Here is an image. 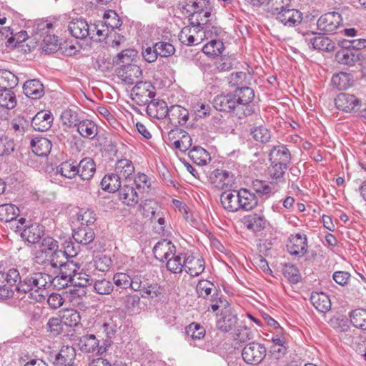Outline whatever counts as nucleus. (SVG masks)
<instances>
[{"label": "nucleus", "instance_id": "1", "mask_svg": "<svg viewBox=\"0 0 366 366\" xmlns=\"http://www.w3.org/2000/svg\"><path fill=\"white\" fill-rule=\"evenodd\" d=\"M254 92L252 88L235 89L233 92L216 96L213 107L216 110L223 112H233L239 119L253 113L249 104L254 99Z\"/></svg>", "mask_w": 366, "mask_h": 366}, {"label": "nucleus", "instance_id": "2", "mask_svg": "<svg viewBox=\"0 0 366 366\" xmlns=\"http://www.w3.org/2000/svg\"><path fill=\"white\" fill-rule=\"evenodd\" d=\"M50 274L45 272H33L20 280L16 286L18 292L29 294V297L37 302L45 300L46 290L49 287Z\"/></svg>", "mask_w": 366, "mask_h": 366}, {"label": "nucleus", "instance_id": "3", "mask_svg": "<svg viewBox=\"0 0 366 366\" xmlns=\"http://www.w3.org/2000/svg\"><path fill=\"white\" fill-rule=\"evenodd\" d=\"M62 254L61 249H59L58 242L51 237H46L42 239L35 259L38 264H47L56 268V264L59 263V259L62 258Z\"/></svg>", "mask_w": 366, "mask_h": 366}, {"label": "nucleus", "instance_id": "4", "mask_svg": "<svg viewBox=\"0 0 366 366\" xmlns=\"http://www.w3.org/2000/svg\"><path fill=\"white\" fill-rule=\"evenodd\" d=\"M22 277L16 269L12 268L7 272H0V300L11 298L14 295L13 287L20 282Z\"/></svg>", "mask_w": 366, "mask_h": 366}, {"label": "nucleus", "instance_id": "5", "mask_svg": "<svg viewBox=\"0 0 366 366\" xmlns=\"http://www.w3.org/2000/svg\"><path fill=\"white\" fill-rule=\"evenodd\" d=\"M117 320L110 317L103 323L97 325L98 337L102 338L101 350L106 352L112 345V339L115 337L120 326L117 322Z\"/></svg>", "mask_w": 366, "mask_h": 366}, {"label": "nucleus", "instance_id": "6", "mask_svg": "<svg viewBox=\"0 0 366 366\" xmlns=\"http://www.w3.org/2000/svg\"><path fill=\"white\" fill-rule=\"evenodd\" d=\"M267 349L263 344L255 341L247 344L242 350L243 360L249 365H257L265 358Z\"/></svg>", "mask_w": 366, "mask_h": 366}, {"label": "nucleus", "instance_id": "7", "mask_svg": "<svg viewBox=\"0 0 366 366\" xmlns=\"http://www.w3.org/2000/svg\"><path fill=\"white\" fill-rule=\"evenodd\" d=\"M154 88L147 81H137L131 95L139 105L147 104L155 96Z\"/></svg>", "mask_w": 366, "mask_h": 366}, {"label": "nucleus", "instance_id": "8", "mask_svg": "<svg viewBox=\"0 0 366 366\" xmlns=\"http://www.w3.org/2000/svg\"><path fill=\"white\" fill-rule=\"evenodd\" d=\"M76 350L71 346H63L59 352H51L49 360L54 366H71L74 365Z\"/></svg>", "mask_w": 366, "mask_h": 366}, {"label": "nucleus", "instance_id": "9", "mask_svg": "<svg viewBox=\"0 0 366 366\" xmlns=\"http://www.w3.org/2000/svg\"><path fill=\"white\" fill-rule=\"evenodd\" d=\"M307 237L305 233L291 234L287 244L288 252L298 257H303L307 252Z\"/></svg>", "mask_w": 366, "mask_h": 366}, {"label": "nucleus", "instance_id": "10", "mask_svg": "<svg viewBox=\"0 0 366 366\" xmlns=\"http://www.w3.org/2000/svg\"><path fill=\"white\" fill-rule=\"evenodd\" d=\"M342 21L340 14L332 11L322 15L317 20V25L319 30L325 33H333L341 25Z\"/></svg>", "mask_w": 366, "mask_h": 366}, {"label": "nucleus", "instance_id": "11", "mask_svg": "<svg viewBox=\"0 0 366 366\" xmlns=\"http://www.w3.org/2000/svg\"><path fill=\"white\" fill-rule=\"evenodd\" d=\"M305 41L310 47L315 50L332 51L335 47V43L332 40L321 34H307Z\"/></svg>", "mask_w": 366, "mask_h": 366}, {"label": "nucleus", "instance_id": "12", "mask_svg": "<svg viewBox=\"0 0 366 366\" xmlns=\"http://www.w3.org/2000/svg\"><path fill=\"white\" fill-rule=\"evenodd\" d=\"M237 315L234 314L229 307L226 310L221 312L219 317L217 320V328L223 332H233L239 325Z\"/></svg>", "mask_w": 366, "mask_h": 366}, {"label": "nucleus", "instance_id": "13", "mask_svg": "<svg viewBox=\"0 0 366 366\" xmlns=\"http://www.w3.org/2000/svg\"><path fill=\"white\" fill-rule=\"evenodd\" d=\"M209 179L214 187L224 189L232 187L234 176L227 170L216 169L209 174Z\"/></svg>", "mask_w": 366, "mask_h": 366}, {"label": "nucleus", "instance_id": "14", "mask_svg": "<svg viewBox=\"0 0 366 366\" xmlns=\"http://www.w3.org/2000/svg\"><path fill=\"white\" fill-rule=\"evenodd\" d=\"M189 111L180 105L169 107L167 119L172 127L184 125L189 119Z\"/></svg>", "mask_w": 366, "mask_h": 366}, {"label": "nucleus", "instance_id": "15", "mask_svg": "<svg viewBox=\"0 0 366 366\" xmlns=\"http://www.w3.org/2000/svg\"><path fill=\"white\" fill-rule=\"evenodd\" d=\"M117 74L124 84L132 85L136 82V79L142 75V70L138 64H130L124 66V67H119Z\"/></svg>", "mask_w": 366, "mask_h": 366}, {"label": "nucleus", "instance_id": "16", "mask_svg": "<svg viewBox=\"0 0 366 366\" xmlns=\"http://www.w3.org/2000/svg\"><path fill=\"white\" fill-rule=\"evenodd\" d=\"M335 104L337 109L350 112L360 105V100L353 94L340 93L335 99Z\"/></svg>", "mask_w": 366, "mask_h": 366}, {"label": "nucleus", "instance_id": "17", "mask_svg": "<svg viewBox=\"0 0 366 366\" xmlns=\"http://www.w3.org/2000/svg\"><path fill=\"white\" fill-rule=\"evenodd\" d=\"M292 155L290 151L285 144L272 147L269 152V161L290 166Z\"/></svg>", "mask_w": 366, "mask_h": 366}, {"label": "nucleus", "instance_id": "18", "mask_svg": "<svg viewBox=\"0 0 366 366\" xmlns=\"http://www.w3.org/2000/svg\"><path fill=\"white\" fill-rule=\"evenodd\" d=\"M54 117L49 111H40L32 118L31 125L33 129L39 132L49 129L52 125Z\"/></svg>", "mask_w": 366, "mask_h": 366}, {"label": "nucleus", "instance_id": "19", "mask_svg": "<svg viewBox=\"0 0 366 366\" xmlns=\"http://www.w3.org/2000/svg\"><path fill=\"white\" fill-rule=\"evenodd\" d=\"M220 201L224 209L228 212H235L240 210L239 192L237 190L223 192Z\"/></svg>", "mask_w": 366, "mask_h": 366}, {"label": "nucleus", "instance_id": "20", "mask_svg": "<svg viewBox=\"0 0 366 366\" xmlns=\"http://www.w3.org/2000/svg\"><path fill=\"white\" fill-rule=\"evenodd\" d=\"M89 24L82 18L72 19L68 25V31L72 36L79 39H85L89 35Z\"/></svg>", "mask_w": 366, "mask_h": 366}, {"label": "nucleus", "instance_id": "21", "mask_svg": "<svg viewBox=\"0 0 366 366\" xmlns=\"http://www.w3.org/2000/svg\"><path fill=\"white\" fill-rule=\"evenodd\" d=\"M77 175L83 181H89L94 177L96 172V163L93 159L90 157L83 158L77 164Z\"/></svg>", "mask_w": 366, "mask_h": 366}, {"label": "nucleus", "instance_id": "22", "mask_svg": "<svg viewBox=\"0 0 366 366\" xmlns=\"http://www.w3.org/2000/svg\"><path fill=\"white\" fill-rule=\"evenodd\" d=\"M175 252L176 247L174 244L166 239L159 241L153 248L154 257L160 262H164Z\"/></svg>", "mask_w": 366, "mask_h": 366}, {"label": "nucleus", "instance_id": "23", "mask_svg": "<svg viewBox=\"0 0 366 366\" xmlns=\"http://www.w3.org/2000/svg\"><path fill=\"white\" fill-rule=\"evenodd\" d=\"M276 20L285 26L295 27L302 22V14L300 11L290 7L279 15Z\"/></svg>", "mask_w": 366, "mask_h": 366}, {"label": "nucleus", "instance_id": "24", "mask_svg": "<svg viewBox=\"0 0 366 366\" xmlns=\"http://www.w3.org/2000/svg\"><path fill=\"white\" fill-rule=\"evenodd\" d=\"M24 94L32 99H39L44 95L43 84L38 79L27 80L23 85Z\"/></svg>", "mask_w": 366, "mask_h": 366}, {"label": "nucleus", "instance_id": "25", "mask_svg": "<svg viewBox=\"0 0 366 366\" xmlns=\"http://www.w3.org/2000/svg\"><path fill=\"white\" fill-rule=\"evenodd\" d=\"M169 109L164 100L153 99L147 104V113L153 118L164 119L167 117Z\"/></svg>", "mask_w": 366, "mask_h": 366}, {"label": "nucleus", "instance_id": "26", "mask_svg": "<svg viewBox=\"0 0 366 366\" xmlns=\"http://www.w3.org/2000/svg\"><path fill=\"white\" fill-rule=\"evenodd\" d=\"M117 192H119V199L123 204L134 207L138 203V194L133 186L124 183Z\"/></svg>", "mask_w": 366, "mask_h": 366}, {"label": "nucleus", "instance_id": "27", "mask_svg": "<svg viewBox=\"0 0 366 366\" xmlns=\"http://www.w3.org/2000/svg\"><path fill=\"white\" fill-rule=\"evenodd\" d=\"M185 271L192 277H197L202 274L205 268L204 261L202 258H196L188 256L184 259Z\"/></svg>", "mask_w": 366, "mask_h": 366}, {"label": "nucleus", "instance_id": "28", "mask_svg": "<svg viewBox=\"0 0 366 366\" xmlns=\"http://www.w3.org/2000/svg\"><path fill=\"white\" fill-rule=\"evenodd\" d=\"M30 146L35 154L46 157L51 150V142L45 137H35L31 139Z\"/></svg>", "mask_w": 366, "mask_h": 366}, {"label": "nucleus", "instance_id": "29", "mask_svg": "<svg viewBox=\"0 0 366 366\" xmlns=\"http://www.w3.org/2000/svg\"><path fill=\"white\" fill-rule=\"evenodd\" d=\"M114 172L122 179L127 182L130 181L131 177L134 173V167L131 160L122 159L116 162Z\"/></svg>", "mask_w": 366, "mask_h": 366}, {"label": "nucleus", "instance_id": "30", "mask_svg": "<svg viewBox=\"0 0 366 366\" xmlns=\"http://www.w3.org/2000/svg\"><path fill=\"white\" fill-rule=\"evenodd\" d=\"M42 227V226L39 224H31L22 230L21 237L23 239L28 242L29 243H37L40 241L44 234Z\"/></svg>", "mask_w": 366, "mask_h": 366}, {"label": "nucleus", "instance_id": "31", "mask_svg": "<svg viewBox=\"0 0 366 366\" xmlns=\"http://www.w3.org/2000/svg\"><path fill=\"white\" fill-rule=\"evenodd\" d=\"M310 301L316 310L320 312H326L331 308L329 296L322 292H312Z\"/></svg>", "mask_w": 366, "mask_h": 366}, {"label": "nucleus", "instance_id": "32", "mask_svg": "<svg viewBox=\"0 0 366 366\" xmlns=\"http://www.w3.org/2000/svg\"><path fill=\"white\" fill-rule=\"evenodd\" d=\"M360 59V53L352 49H340L335 54V60L340 64L354 66Z\"/></svg>", "mask_w": 366, "mask_h": 366}, {"label": "nucleus", "instance_id": "33", "mask_svg": "<svg viewBox=\"0 0 366 366\" xmlns=\"http://www.w3.org/2000/svg\"><path fill=\"white\" fill-rule=\"evenodd\" d=\"M238 192L240 210L249 211L257 205V198L255 194L247 189H241Z\"/></svg>", "mask_w": 366, "mask_h": 366}, {"label": "nucleus", "instance_id": "34", "mask_svg": "<svg viewBox=\"0 0 366 366\" xmlns=\"http://www.w3.org/2000/svg\"><path fill=\"white\" fill-rule=\"evenodd\" d=\"M72 237L77 244L87 245L94 241L95 234L90 227H82L73 231Z\"/></svg>", "mask_w": 366, "mask_h": 366}, {"label": "nucleus", "instance_id": "35", "mask_svg": "<svg viewBox=\"0 0 366 366\" xmlns=\"http://www.w3.org/2000/svg\"><path fill=\"white\" fill-rule=\"evenodd\" d=\"M138 61V51L136 49H127L118 54L115 62L117 65H119V67H124V66L137 64Z\"/></svg>", "mask_w": 366, "mask_h": 366}, {"label": "nucleus", "instance_id": "36", "mask_svg": "<svg viewBox=\"0 0 366 366\" xmlns=\"http://www.w3.org/2000/svg\"><path fill=\"white\" fill-rule=\"evenodd\" d=\"M80 342L81 350L83 352L90 353L97 351L98 354H103L104 352L100 350L101 345L95 335L89 334L83 336Z\"/></svg>", "mask_w": 366, "mask_h": 366}, {"label": "nucleus", "instance_id": "37", "mask_svg": "<svg viewBox=\"0 0 366 366\" xmlns=\"http://www.w3.org/2000/svg\"><path fill=\"white\" fill-rule=\"evenodd\" d=\"M101 186L103 190L108 192H117L122 187V179L115 172L109 173L102 179Z\"/></svg>", "mask_w": 366, "mask_h": 366}, {"label": "nucleus", "instance_id": "38", "mask_svg": "<svg viewBox=\"0 0 366 366\" xmlns=\"http://www.w3.org/2000/svg\"><path fill=\"white\" fill-rule=\"evenodd\" d=\"M19 214V209L11 204L0 206V219L10 224L16 223V218Z\"/></svg>", "mask_w": 366, "mask_h": 366}, {"label": "nucleus", "instance_id": "39", "mask_svg": "<svg viewBox=\"0 0 366 366\" xmlns=\"http://www.w3.org/2000/svg\"><path fill=\"white\" fill-rule=\"evenodd\" d=\"M288 168V165L269 162L268 174L271 179L274 180L276 183L284 182L285 174Z\"/></svg>", "mask_w": 366, "mask_h": 366}, {"label": "nucleus", "instance_id": "40", "mask_svg": "<svg viewBox=\"0 0 366 366\" xmlns=\"http://www.w3.org/2000/svg\"><path fill=\"white\" fill-rule=\"evenodd\" d=\"M64 258H61L59 259V263L56 264V267L59 268L60 272L59 274H62L63 277L68 278L69 280L71 281L73 279V275L76 274V272L79 269V265L77 263L74 262L73 261H70L67 259L64 262Z\"/></svg>", "mask_w": 366, "mask_h": 366}, {"label": "nucleus", "instance_id": "41", "mask_svg": "<svg viewBox=\"0 0 366 366\" xmlns=\"http://www.w3.org/2000/svg\"><path fill=\"white\" fill-rule=\"evenodd\" d=\"M76 127L78 132L84 138L92 139L97 134V127L92 120L83 119Z\"/></svg>", "mask_w": 366, "mask_h": 366}, {"label": "nucleus", "instance_id": "42", "mask_svg": "<svg viewBox=\"0 0 366 366\" xmlns=\"http://www.w3.org/2000/svg\"><path fill=\"white\" fill-rule=\"evenodd\" d=\"M189 158L198 165H205L211 160L209 152L201 147H194L189 152Z\"/></svg>", "mask_w": 366, "mask_h": 366}, {"label": "nucleus", "instance_id": "43", "mask_svg": "<svg viewBox=\"0 0 366 366\" xmlns=\"http://www.w3.org/2000/svg\"><path fill=\"white\" fill-rule=\"evenodd\" d=\"M185 334L189 337L194 343L191 345L197 346L196 341L203 339L206 335V330L203 326L197 322H192L185 327Z\"/></svg>", "mask_w": 366, "mask_h": 366}, {"label": "nucleus", "instance_id": "44", "mask_svg": "<svg viewBox=\"0 0 366 366\" xmlns=\"http://www.w3.org/2000/svg\"><path fill=\"white\" fill-rule=\"evenodd\" d=\"M196 292L199 297L206 298L211 295V297L217 296L218 290L212 282L208 280H200L196 287Z\"/></svg>", "mask_w": 366, "mask_h": 366}, {"label": "nucleus", "instance_id": "45", "mask_svg": "<svg viewBox=\"0 0 366 366\" xmlns=\"http://www.w3.org/2000/svg\"><path fill=\"white\" fill-rule=\"evenodd\" d=\"M245 224L249 229L259 232L265 228L267 220L263 215L252 214L245 218Z\"/></svg>", "mask_w": 366, "mask_h": 366}, {"label": "nucleus", "instance_id": "46", "mask_svg": "<svg viewBox=\"0 0 366 366\" xmlns=\"http://www.w3.org/2000/svg\"><path fill=\"white\" fill-rule=\"evenodd\" d=\"M349 317L353 327L362 331L366 330V310L355 309L350 312Z\"/></svg>", "mask_w": 366, "mask_h": 366}, {"label": "nucleus", "instance_id": "47", "mask_svg": "<svg viewBox=\"0 0 366 366\" xmlns=\"http://www.w3.org/2000/svg\"><path fill=\"white\" fill-rule=\"evenodd\" d=\"M117 21V23L115 24H112L109 21L107 20H105L104 22H99L97 24V27H94V29H96V37L97 41H104L107 36L109 35V33L110 31L109 28L111 27V31H113L114 29L118 28L120 24H119V21L117 19H115Z\"/></svg>", "mask_w": 366, "mask_h": 366}, {"label": "nucleus", "instance_id": "48", "mask_svg": "<svg viewBox=\"0 0 366 366\" xmlns=\"http://www.w3.org/2000/svg\"><path fill=\"white\" fill-rule=\"evenodd\" d=\"M77 167L76 162L71 160L65 161L56 167V172L64 177L73 179L77 175Z\"/></svg>", "mask_w": 366, "mask_h": 366}, {"label": "nucleus", "instance_id": "49", "mask_svg": "<svg viewBox=\"0 0 366 366\" xmlns=\"http://www.w3.org/2000/svg\"><path fill=\"white\" fill-rule=\"evenodd\" d=\"M352 76L346 72H340L332 76L331 83L339 90H344L352 85Z\"/></svg>", "mask_w": 366, "mask_h": 366}, {"label": "nucleus", "instance_id": "50", "mask_svg": "<svg viewBox=\"0 0 366 366\" xmlns=\"http://www.w3.org/2000/svg\"><path fill=\"white\" fill-rule=\"evenodd\" d=\"M16 105V95L12 89H0V107L11 109Z\"/></svg>", "mask_w": 366, "mask_h": 366}, {"label": "nucleus", "instance_id": "51", "mask_svg": "<svg viewBox=\"0 0 366 366\" xmlns=\"http://www.w3.org/2000/svg\"><path fill=\"white\" fill-rule=\"evenodd\" d=\"M18 84V78L11 71L0 69V89H14Z\"/></svg>", "mask_w": 366, "mask_h": 366}, {"label": "nucleus", "instance_id": "52", "mask_svg": "<svg viewBox=\"0 0 366 366\" xmlns=\"http://www.w3.org/2000/svg\"><path fill=\"white\" fill-rule=\"evenodd\" d=\"M224 49L223 42L214 39L205 44L202 48V51L208 56H218L222 54Z\"/></svg>", "mask_w": 366, "mask_h": 366}, {"label": "nucleus", "instance_id": "53", "mask_svg": "<svg viewBox=\"0 0 366 366\" xmlns=\"http://www.w3.org/2000/svg\"><path fill=\"white\" fill-rule=\"evenodd\" d=\"M252 187L257 194L265 199L269 197L277 192L274 186L272 187L260 180L254 181L252 182Z\"/></svg>", "mask_w": 366, "mask_h": 366}, {"label": "nucleus", "instance_id": "54", "mask_svg": "<svg viewBox=\"0 0 366 366\" xmlns=\"http://www.w3.org/2000/svg\"><path fill=\"white\" fill-rule=\"evenodd\" d=\"M61 318L64 325L71 327L77 326L81 321L79 312L74 309L64 310Z\"/></svg>", "mask_w": 366, "mask_h": 366}, {"label": "nucleus", "instance_id": "55", "mask_svg": "<svg viewBox=\"0 0 366 366\" xmlns=\"http://www.w3.org/2000/svg\"><path fill=\"white\" fill-rule=\"evenodd\" d=\"M248 77L249 75L243 71L232 73L229 76V84L231 87H236L235 89L249 88L247 86Z\"/></svg>", "mask_w": 366, "mask_h": 366}, {"label": "nucleus", "instance_id": "56", "mask_svg": "<svg viewBox=\"0 0 366 366\" xmlns=\"http://www.w3.org/2000/svg\"><path fill=\"white\" fill-rule=\"evenodd\" d=\"M92 267L100 272H107L112 264L111 258L107 255L99 254L96 256L90 262Z\"/></svg>", "mask_w": 366, "mask_h": 366}, {"label": "nucleus", "instance_id": "57", "mask_svg": "<svg viewBox=\"0 0 366 366\" xmlns=\"http://www.w3.org/2000/svg\"><path fill=\"white\" fill-rule=\"evenodd\" d=\"M283 274L292 284H297L301 280L300 271L293 264L288 263L285 264Z\"/></svg>", "mask_w": 366, "mask_h": 366}, {"label": "nucleus", "instance_id": "58", "mask_svg": "<svg viewBox=\"0 0 366 366\" xmlns=\"http://www.w3.org/2000/svg\"><path fill=\"white\" fill-rule=\"evenodd\" d=\"M167 269L172 273H180L184 268V261L182 262V258L179 255H176L174 252L167 259Z\"/></svg>", "mask_w": 366, "mask_h": 366}, {"label": "nucleus", "instance_id": "59", "mask_svg": "<svg viewBox=\"0 0 366 366\" xmlns=\"http://www.w3.org/2000/svg\"><path fill=\"white\" fill-rule=\"evenodd\" d=\"M235 335V340L241 342H245L253 338V334L247 326L243 322L239 323L232 332Z\"/></svg>", "mask_w": 366, "mask_h": 366}, {"label": "nucleus", "instance_id": "60", "mask_svg": "<svg viewBox=\"0 0 366 366\" xmlns=\"http://www.w3.org/2000/svg\"><path fill=\"white\" fill-rule=\"evenodd\" d=\"M154 44L159 57H169L175 53L174 46L169 42L159 41Z\"/></svg>", "mask_w": 366, "mask_h": 366}, {"label": "nucleus", "instance_id": "61", "mask_svg": "<svg viewBox=\"0 0 366 366\" xmlns=\"http://www.w3.org/2000/svg\"><path fill=\"white\" fill-rule=\"evenodd\" d=\"M253 139L262 143H267L271 138L270 132L264 126L255 127L250 130Z\"/></svg>", "mask_w": 366, "mask_h": 366}, {"label": "nucleus", "instance_id": "62", "mask_svg": "<svg viewBox=\"0 0 366 366\" xmlns=\"http://www.w3.org/2000/svg\"><path fill=\"white\" fill-rule=\"evenodd\" d=\"M41 48L46 54H51L56 51L59 48L57 36L55 35H46L44 36Z\"/></svg>", "mask_w": 366, "mask_h": 366}, {"label": "nucleus", "instance_id": "63", "mask_svg": "<svg viewBox=\"0 0 366 366\" xmlns=\"http://www.w3.org/2000/svg\"><path fill=\"white\" fill-rule=\"evenodd\" d=\"M60 119L64 125L70 128L76 127L80 122L77 113L70 109H65L61 113Z\"/></svg>", "mask_w": 366, "mask_h": 366}, {"label": "nucleus", "instance_id": "64", "mask_svg": "<svg viewBox=\"0 0 366 366\" xmlns=\"http://www.w3.org/2000/svg\"><path fill=\"white\" fill-rule=\"evenodd\" d=\"M94 289L97 293L102 295H107L114 290L113 283L106 279L96 280L94 283Z\"/></svg>", "mask_w": 366, "mask_h": 366}]
</instances>
